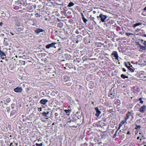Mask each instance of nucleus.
Returning a JSON list of instances; mask_svg holds the SVG:
<instances>
[{
	"label": "nucleus",
	"instance_id": "nucleus-21",
	"mask_svg": "<svg viewBox=\"0 0 146 146\" xmlns=\"http://www.w3.org/2000/svg\"><path fill=\"white\" fill-rule=\"evenodd\" d=\"M42 114L43 115L45 116H46V117H48L47 116V113H46L45 112H44L42 113Z\"/></svg>",
	"mask_w": 146,
	"mask_h": 146
},
{
	"label": "nucleus",
	"instance_id": "nucleus-3",
	"mask_svg": "<svg viewBox=\"0 0 146 146\" xmlns=\"http://www.w3.org/2000/svg\"><path fill=\"white\" fill-rule=\"evenodd\" d=\"M56 44V43L52 42V43L46 45V47L47 49H49L51 47H55V45Z\"/></svg>",
	"mask_w": 146,
	"mask_h": 146
},
{
	"label": "nucleus",
	"instance_id": "nucleus-41",
	"mask_svg": "<svg viewBox=\"0 0 146 146\" xmlns=\"http://www.w3.org/2000/svg\"><path fill=\"white\" fill-rule=\"evenodd\" d=\"M78 41H76V42H77V43H78Z\"/></svg>",
	"mask_w": 146,
	"mask_h": 146
},
{
	"label": "nucleus",
	"instance_id": "nucleus-37",
	"mask_svg": "<svg viewBox=\"0 0 146 146\" xmlns=\"http://www.w3.org/2000/svg\"><path fill=\"white\" fill-rule=\"evenodd\" d=\"M10 33L12 35H14L13 34V33Z\"/></svg>",
	"mask_w": 146,
	"mask_h": 146
},
{
	"label": "nucleus",
	"instance_id": "nucleus-23",
	"mask_svg": "<svg viewBox=\"0 0 146 146\" xmlns=\"http://www.w3.org/2000/svg\"><path fill=\"white\" fill-rule=\"evenodd\" d=\"M126 35L127 36H130L131 35H133V34L131 33H126Z\"/></svg>",
	"mask_w": 146,
	"mask_h": 146
},
{
	"label": "nucleus",
	"instance_id": "nucleus-24",
	"mask_svg": "<svg viewBox=\"0 0 146 146\" xmlns=\"http://www.w3.org/2000/svg\"><path fill=\"white\" fill-rule=\"evenodd\" d=\"M141 98H140L139 99V101H140V103L141 104H142L143 103V101L141 100Z\"/></svg>",
	"mask_w": 146,
	"mask_h": 146
},
{
	"label": "nucleus",
	"instance_id": "nucleus-2",
	"mask_svg": "<svg viewBox=\"0 0 146 146\" xmlns=\"http://www.w3.org/2000/svg\"><path fill=\"white\" fill-rule=\"evenodd\" d=\"M23 90L22 88L20 87H18L14 89V91L17 93L21 92Z\"/></svg>",
	"mask_w": 146,
	"mask_h": 146
},
{
	"label": "nucleus",
	"instance_id": "nucleus-30",
	"mask_svg": "<svg viewBox=\"0 0 146 146\" xmlns=\"http://www.w3.org/2000/svg\"><path fill=\"white\" fill-rule=\"evenodd\" d=\"M2 25H3V23L2 22H0V25L1 26H2Z\"/></svg>",
	"mask_w": 146,
	"mask_h": 146
},
{
	"label": "nucleus",
	"instance_id": "nucleus-32",
	"mask_svg": "<svg viewBox=\"0 0 146 146\" xmlns=\"http://www.w3.org/2000/svg\"><path fill=\"white\" fill-rule=\"evenodd\" d=\"M93 13L95 14L96 13V11H93Z\"/></svg>",
	"mask_w": 146,
	"mask_h": 146
},
{
	"label": "nucleus",
	"instance_id": "nucleus-1",
	"mask_svg": "<svg viewBox=\"0 0 146 146\" xmlns=\"http://www.w3.org/2000/svg\"><path fill=\"white\" fill-rule=\"evenodd\" d=\"M100 17L102 22H105V20L107 18V16L106 15L101 14L100 15Z\"/></svg>",
	"mask_w": 146,
	"mask_h": 146
},
{
	"label": "nucleus",
	"instance_id": "nucleus-9",
	"mask_svg": "<svg viewBox=\"0 0 146 146\" xmlns=\"http://www.w3.org/2000/svg\"><path fill=\"white\" fill-rule=\"evenodd\" d=\"M48 100H47L44 99H42L40 101V103L43 104H46Z\"/></svg>",
	"mask_w": 146,
	"mask_h": 146
},
{
	"label": "nucleus",
	"instance_id": "nucleus-22",
	"mask_svg": "<svg viewBox=\"0 0 146 146\" xmlns=\"http://www.w3.org/2000/svg\"><path fill=\"white\" fill-rule=\"evenodd\" d=\"M17 145V144H16V143H10V146H14V145Z\"/></svg>",
	"mask_w": 146,
	"mask_h": 146
},
{
	"label": "nucleus",
	"instance_id": "nucleus-36",
	"mask_svg": "<svg viewBox=\"0 0 146 146\" xmlns=\"http://www.w3.org/2000/svg\"><path fill=\"white\" fill-rule=\"evenodd\" d=\"M144 10H146V6L144 8Z\"/></svg>",
	"mask_w": 146,
	"mask_h": 146
},
{
	"label": "nucleus",
	"instance_id": "nucleus-25",
	"mask_svg": "<svg viewBox=\"0 0 146 146\" xmlns=\"http://www.w3.org/2000/svg\"><path fill=\"white\" fill-rule=\"evenodd\" d=\"M118 130H117L115 132V133L114 134V136H113V137L114 138H115V137H116V133H117V131Z\"/></svg>",
	"mask_w": 146,
	"mask_h": 146
},
{
	"label": "nucleus",
	"instance_id": "nucleus-38",
	"mask_svg": "<svg viewBox=\"0 0 146 146\" xmlns=\"http://www.w3.org/2000/svg\"><path fill=\"white\" fill-rule=\"evenodd\" d=\"M139 137H137V139H139Z\"/></svg>",
	"mask_w": 146,
	"mask_h": 146
},
{
	"label": "nucleus",
	"instance_id": "nucleus-7",
	"mask_svg": "<svg viewBox=\"0 0 146 146\" xmlns=\"http://www.w3.org/2000/svg\"><path fill=\"white\" fill-rule=\"evenodd\" d=\"M131 115V112L128 111L127 114L125 118V121H126L127 120L129 117V116Z\"/></svg>",
	"mask_w": 146,
	"mask_h": 146
},
{
	"label": "nucleus",
	"instance_id": "nucleus-8",
	"mask_svg": "<svg viewBox=\"0 0 146 146\" xmlns=\"http://www.w3.org/2000/svg\"><path fill=\"white\" fill-rule=\"evenodd\" d=\"M139 47H140V51H141V50H145L146 49V48L145 46H143L142 45H141L140 44H139Z\"/></svg>",
	"mask_w": 146,
	"mask_h": 146
},
{
	"label": "nucleus",
	"instance_id": "nucleus-20",
	"mask_svg": "<svg viewBox=\"0 0 146 146\" xmlns=\"http://www.w3.org/2000/svg\"><path fill=\"white\" fill-rule=\"evenodd\" d=\"M90 17H91V19L92 20V21H93L94 22V23H95V24H96V21H95L94 20H95V18L94 17H92L91 16H90Z\"/></svg>",
	"mask_w": 146,
	"mask_h": 146
},
{
	"label": "nucleus",
	"instance_id": "nucleus-18",
	"mask_svg": "<svg viewBox=\"0 0 146 146\" xmlns=\"http://www.w3.org/2000/svg\"><path fill=\"white\" fill-rule=\"evenodd\" d=\"M121 78H123V79H125L126 78H128V76H126L125 75H124L123 74H121Z\"/></svg>",
	"mask_w": 146,
	"mask_h": 146
},
{
	"label": "nucleus",
	"instance_id": "nucleus-5",
	"mask_svg": "<svg viewBox=\"0 0 146 146\" xmlns=\"http://www.w3.org/2000/svg\"><path fill=\"white\" fill-rule=\"evenodd\" d=\"M146 106L145 105H143L140 108L139 110V111L141 112L144 113L146 111Z\"/></svg>",
	"mask_w": 146,
	"mask_h": 146
},
{
	"label": "nucleus",
	"instance_id": "nucleus-42",
	"mask_svg": "<svg viewBox=\"0 0 146 146\" xmlns=\"http://www.w3.org/2000/svg\"><path fill=\"white\" fill-rule=\"evenodd\" d=\"M35 32H36V30H35Z\"/></svg>",
	"mask_w": 146,
	"mask_h": 146
},
{
	"label": "nucleus",
	"instance_id": "nucleus-16",
	"mask_svg": "<svg viewBox=\"0 0 146 146\" xmlns=\"http://www.w3.org/2000/svg\"><path fill=\"white\" fill-rule=\"evenodd\" d=\"M74 5V4L73 3L70 2L69 3L68 6V7H70L73 6Z\"/></svg>",
	"mask_w": 146,
	"mask_h": 146
},
{
	"label": "nucleus",
	"instance_id": "nucleus-4",
	"mask_svg": "<svg viewBox=\"0 0 146 146\" xmlns=\"http://www.w3.org/2000/svg\"><path fill=\"white\" fill-rule=\"evenodd\" d=\"M95 110L96 111V113L95 114V115L97 117H99L100 114L101 113V112L100 111L98 107H96L95 108Z\"/></svg>",
	"mask_w": 146,
	"mask_h": 146
},
{
	"label": "nucleus",
	"instance_id": "nucleus-19",
	"mask_svg": "<svg viewBox=\"0 0 146 146\" xmlns=\"http://www.w3.org/2000/svg\"><path fill=\"white\" fill-rule=\"evenodd\" d=\"M82 16H83L82 19L83 20V21L84 23H86L87 22V20L86 18H84V16L83 15H82Z\"/></svg>",
	"mask_w": 146,
	"mask_h": 146
},
{
	"label": "nucleus",
	"instance_id": "nucleus-44",
	"mask_svg": "<svg viewBox=\"0 0 146 146\" xmlns=\"http://www.w3.org/2000/svg\"><path fill=\"white\" fill-rule=\"evenodd\" d=\"M143 146H146V145H144Z\"/></svg>",
	"mask_w": 146,
	"mask_h": 146
},
{
	"label": "nucleus",
	"instance_id": "nucleus-6",
	"mask_svg": "<svg viewBox=\"0 0 146 146\" xmlns=\"http://www.w3.org/2000/svg\"><path fill=\"white\" fill-rule=\"evenodd\" d=\"M111 55H113L115 57V59L117 60H118V56L117 52L116 51H114L113 52Z\"/></svg>",
	"mask_w": 146,
	"mask_h": 146
},
{
	"label": "nucleus",
	"instance_id": "nucleus-17",
	"mask_svg": "<svg viewBox=\"0 0 146 146\" xmlns=\"http://www.w3.org/2000/svg\"><path fill=\"white\" fill-rule=\"evenodd\" d=\"M10 99L9 98H7L5 100V102L7 103H9L10 101Z\"/></svg>",
	"mask_w": 146,
	"mask_h": 146
},
{
	"label": "nucleus",
	"instance_id": "nucleus-15",
	"mask_svg": "<svg viewBox=\"0 0 146 146\" xmlns=\"http://www.w3.org/2000/svg\"><path fill=\"white\" fill-rule=\"evenodd\" d=\"M44 29H37V33H38L41 32H43L44 31Z\"/></svg>",
	"mask_w": 146,
	"mask_h": 146
},
{
	"label": "nucleus",
	"instance_id": "nucleus-45",
	"mask_svg": "<svg viewBox=\"0 0 146 146\" xmlns=\"http://www.w3.org/2000/svg\"><path fill=\"white\" fill-rule=\"evenodd\" d=\"M70 106H69L68 107V108H70Z\"/></svg>",
	"mask_w": 146,
	"mask_h": 146
},
{
	"label": "nucleus",
	"instance_id": "nucleus-33",
	"mask_svg": "<svg viewBox=\"0 0 146 146\" xmlns=\"http://www.w3.org/2000/svg\"><path fill=\"white\" fill-rule=\"evenodd\" d=\"M130 134V132L129 131H128L127 132V134Z\"/></svg>",
	"mask_w": 146,
	"mask_h": 146
},
{
	"label": "nucleus",
	"instance_id": "nucleus-27",
	"mask_svg": "<svg viewBox=\"0 0 146 146\" xmlns=\"http://www.w3.org/2000/svg\"><path fill=\"white\" fill-rule=\"evenodd\" d=\"M42 143H41L40 144L37 143V146H42Z\"/></svg>",
	"mask_w": 146,
	"mask_h": 146
},
{
	"label": "nucleus",
	"instance_id": "nucleus-39",
	"mask_svg": "<svg viewBox=\"0 0 146 146\" xmlns=\"http://www.w3.org/2000/svg\"><path fill=\"white\" fill-rule=\"evenodd\" d=\"M144 36H145V37H146V35H144Z\"/></svg>",
	"mask_w": 146,
	"mask_h": 146
},
{
	"label": "nucleus",
	"instance_id": "nucleus-34",
	"mask_svg": "<svg viewBox=\"0 0 146 146\" xmlns=\"http://www.w3.org/2000/svg\"><path fill=\"white\" fill-rule=\"evenodd\" d=\"M141 42H142H142H144V41H144L143 40H141Z\"/></svg>",
	"mask_w": 146,
	"mask_h": 146
},
{
	"label": "nucleus",
	"instance_id": "nucleus-40",
	"mask_svg": "<svg viewBox=\"0 0 146 146\" xmlns=\"http://www.w3.org/2000/svg\"><path fill=\"white\" fill-rule=\"evenodd\" d=\"M46 113H47V114H48L49 113V112L48 111Z\"/></svg>",
	"mask_w": 146,
	"mask_h": 146
},
{
	"label": "nucleus",
	"instance_id": "nucleus-10",
	"mask_svg": "<svg viewBox=\"0 0 146 146\" xmlns=\"http://www.w3.org/2000/svg\"><path fill=\"white\" fill-rule=\"evenodd\" d=\"M64 111L67 115H70V113L71 111L70 110H65Z\"/></svg>",
	"mask_w": 146,
	"mask_h": 146
},
{
	"label": "nucleus",
	"instance_id": "nucleus-31",
	"mask_svg": "<svg viewBox=\"0 0 146 146\" xmlns=\"http://www.w3.org/2000/svg\"><path fill=\"white\" fill-rule=\"evenodd\" d=\"M123 70L124 72H125L126 70L124 68H123Z\"/></svg>",
	"mask_w": 146,
	"mask_h": 146
},
{
	"label": "nucleus",
	"instance_id": "nucleus-29",
	"mask_svg": "<svg viewBox=\"0 0 146 146\" xmlns=\"http://www.w3.org/2000/svg\"><path fill=\"white\" fill-rule=\"evenodd\" d=\"M136 127L137 128H140V125H137Z\"/></svg>",
	"mask_w": 146,
	"mask_h": 146
},
{
	"label": "nucleus",
	"instance_id": "nucleus-14",
	"mask_svg": "<svg viewBox=\"0 0 146 146\" xmlns=\"http://www.w3.org/2000/svg\"><path fill=\"white\" fill-rule=\"evenodd\" d=\"M127 67L128 69L131 72H133L134 71V70L132 68H133L132 67V66L131 65L130 66H129V67Z\"/></svg>",
	"mask_w": 146,
	"mask_h": 146
},
{
	"label": "nucleus",
	"instance_id": "nucleus-11",
	"mask_svg": "<svg viewBox=\"0 0 146 146\" xmlns=\"http://www.w3.org/2000/svg\"><path fill=\"white\" fill-rule=\"evenodd\" d=\"M125 122V121H122L119 124V127L118 130L120 129V127Z\"/></svg>",
	"mask_w": 146,
	"mask_h": 146
},
{
	"label": "nucleus",
	"instance_id": "nucleus-28",
	"mask_svg": "<svg viewBox=\"0 0 146 146\" xmlns=\"http://www.w3.org/2000/svg\"><path fill=\"white\" fill-rule=\"evenodd\" d=\"M38 111H41V108H38Z\"/></svg>",
	"mask_w": 146,
	"mask_h": 146
},
{
	"label": "nucleus",
	"instance_id": "nucleus-12",
	"mask_svg": "<svg viewBox=\"0 0 146 146\" xmlns=\"http://www.w3.org/2000/svg\"><path fill=\"white\" fill-rule=\"evenodd\" d=\"M142 23H138L134 24L133 25V28H135L136 27L139 26L140 25H141Z\"/></svg>",
	"mask_w": 146,
	"mask_h": 146
},
{
	"label": "nucleus",
	"instance_id": "nucleus-26",
	"mask_svg": "<svg viewBox=\"0 0 146 146\" xmlns=\"http://www.w3.org/2000/svg\"><path fill=\"white\" fill-rule=\"evenodd\" d=\"M142 44L145 45V46L146 47V41H145L143 42H142Z\"/></svg>",
	"mask_w": 146,
	"mask_h": 146
},
{
	"label": "nucleus",
	"instance_id": "nucleus-35",
	"mask_svg": "<svg viewBox=\"0 0 146 146\" xmlns=\"http://www.w3.org/2000/svg\"><path fill=\"white\" fill-rule=\"evenodd\" d=\"M97 18L98 19L99 18H100V15L99 16H98L97 17Z\"/></svg>",
	"mask_w": 146,
	"mask_h": 146
},
{
	"label": "nucleus",
	"instance_id": "nucleus-43",
	"mask_svg": "<svg viewBox=\"0 0 146 146\" xmlns=\"http://www.w3.org/2000/svg\"><path fill=\"white\" fill-rule=\"evenodd\" d=\"M84 145H86V143H85V144H84Z\"/></svg>",
	"mask_w": 146,
	"mask_h": 146
},
{
	"label": "nucleus",
	"instance_id": "nucleus-13",
	"mask_svg": "<svg viewBox=\"0 0 146 146\" xmlns=\"http://www.w3.org/2000/svg\"><path fill=\"white\" fill-rule=\"evenodd\" d=\"M0 55L2 57H4V56H5L6 54L4 52H2L0 50Z\"/></svg>",
	"mask_w": 146,
	"mask_h": 146
},
{
	"label": "nucleus",
	"instance_id": "nucleus-46",
	"mask_svg": "<svg viewBox=\"0 0 146 146\" xmlns=\"http://www.w3.org/2000/svg\"><path fill=\"white\" fill-rule=\"evenodd\" d=\"M140 140H141V139H140Z\"/></svg>",
	"mask_w": 146,
	"mask_h": 146
}]
</instances>
